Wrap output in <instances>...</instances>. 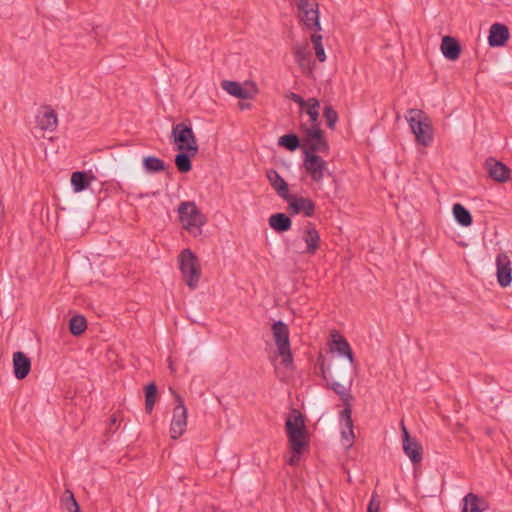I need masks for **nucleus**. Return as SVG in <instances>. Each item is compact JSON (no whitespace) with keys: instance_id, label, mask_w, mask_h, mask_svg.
I'll use <instances>...</instances> for the list:
<instances>
[{"instance_id":"nucleus-8","label":"nucleus","mask_w":512,"mask_h":512,"mask_svg":"<svg viewBox=\"0 0 512 512\" xmlns=\"http://www.w3.org/2000/svg\"><path fill=\"white\" fill-rule=\"evenodd\" d=\"M176 406L173 409V417L170 424V434L172 439H178L186 431L187 427V408L182 398L176 394Z\"/></svg>"},{"instance_id":"nucleus-20","label":"nucleus","mask_w":512,"mask_h":512,"mask_svg":"<svg viewBox=\"0 0 512 512\" xmlns=\"http://www.w3.org/2000/svg\"><path fill=\"white\" fill-rule=\"evenodd\" d=\"M351 415V407H344V409L339 413V420L343 426L341 430V436L344 440L348 442L347 447H350L352 445V441L355 437L353 431V420Z\"/></svg>"},{"instance_id":"nucleus-15","label":"nucleus","mask_w":512,"mask_h":512,"mask_svg":"<svg viewBox=\"0 0 512 512\" xmlns=\"http://www.w3.org/2000/svg\"><path fill=\"white\" fill-rule=\"evenodd\" d=\"M488 176L496 182H506L510 177V169L508 166L494 158H489L485 162Z\"/></svg>"},{"instance_id":"nucleus-39","label":"nucleus","mask_w":512,"mask_h":512,"mask_svg":"<svg viewBox=\"0 0 512 512\" xmlns=\"http://www.w3.org/2000/svg\"><path fill=\"white\" fill-rule=\"evenodd\" d=\"M299 17L307 29L313 30V31H318L321 29L319 21H318V26H314L311 24L314 22L315 17L312 16V14L308 13L307 11L303 14H300Z\"/></svg>"},{"instance_id":"nucleus-43","label":"nucleus","mask_w":512,"mask_h":512,"mask_svg":"<svg viewBox=\"0 0 512 512\" xmlns=\"http://www.w3.org/2000/svg\"><path fill=\"white\" fill-rule=\"evenodd\" d=\"M4 212H5V210H4L3 200H2V198H0V220L4 216Z\"/></svg>"},{"instance_id":"nucleus-33","label":"nucleus","mask_w":512,"mask_h":512,"mask_svg":"<svg viewBox=\"0 0 512 512\" xmlns=\"http://www.w3.org/2000/svg\"><path fill=\"white\" fill-rule=\"evenodd\" d=\"M143 167L149 173H158L165 170V162L155 156H147L143 159Z\"/></svg>"},{"instance_id":"nucleus-17","label":"nucleus","mask_w":512,"mask_h":512,"mask_svg":"<svg viewBox=\"0 0 512 512\" xmlns=\"http://www.w3.org/2000/svg\"><path fill=\"white\" fill-rule=\"evenodd\" d=\"M509 36V29L506 25L494 23L490 27L488 43L491 47H501L506 44Z\"/></svg>"},{"instance_id":"nucleus-9","label":"nucleus","mask_w":512,"mask_h":512,"mask_svg":"<svg viewBox=\"0 0 512 512\" xmlns=\"http://www.w3.org/2000/svg\"><path fill=\"white\" fill-rule=\"evenodd\" d=\"M221 88L231 96L244 100L253 99L258 93V87L254 82H245V85L242 86L236 81L223 80Z\"/></svg>"},{"instance_id":"nucleus-22","label":"nucleus","mask_w":512,"mask_h":512,"mask_svg":"<svg viewBox=\"0 0 512 512\" xmlns=\"http://www.w3.org/2000/svg\"><path fill=\"white\" fill-rule=\"evenodd\" d=\"M294 56L304 73L312 71V54L308 44L296 46Z\"/></svg>"},{"instance_id":"nucleus-5","label":"nucleus","mask_w":512,"mask_h":512,"mask_svg":"<svg viewBox=\"0 0 512 512\" xmlns=\"http://www.w3.org/2000/svg\"><path fill=\"white\" fill-rule=\"evenodd\" d=\"M272 333L278 349V355L281 357V363L286 367L293 364V355L290 348L289 327L281 320L272 324Z\"/></svg>"},{"instance_id":"nucleus-44","label":"nucleus","mask_w":512,"mask_h":512,"mask_svg":"<svg viewBox=\"0 0 512 512\" xmlns=\"http://www.w3.org/2000/svg\"><path fill=\"white\" fill-rule=\"evenodd\" d=\"M116 422H117V419H116L115 415H113V416L111 417V419H110V424H111V426L115 425V424H116Z\"/></svg>"},{"instance_id":"nucleus-2","label":"nucleus","mask_w":512,"mask_h":512,"mask_svg":"<svg viewBox=\"0 0 512 512\" xmlns=\"http://www.w3.org/2000/svg\"><path fill=\"white\" fill-rule=\"evenodd\" d=\"M412 133L418 144L429 146L433 141V133L430 121L420 109H409L405 115Z\"/></svg>"},{"instance_id":"nucleus-24","label":"nucleus","mask_w":512,"mask_h":512,"mask_svg":"<svg viewBox=\"0 0 512 512\" xmlns=\"http://www.w3.org/2000/svg\"><path fill=\"white\" fill-rule=\"evenodd\" d=\"M95 176L91 171H76L71 175V185L75 192H82L87 189Z\"/></svg>"},{"instance_id":"nucleus-35","label":"nucleus","mask_w":512,"mask_h":512,"mask_svg":"<svg viewBox=\"0 0 512 512\" xmlns=\"http://www.w3.org/2000/svg\"><path fill=\"white\" fill-rule=\"evenodd\" d=\"M157 398V386L154 382L145 386V410L150 413Z\"/></svg>"},{"instance_id":"nucleus-6","label":"nucleus","mask_w":512,"mask_h":512,"mask_svg":"<svg viewBox=\"0 0 512 512\" xmlns=\"http://www.w3.org/2000/svg\"><path fill=\"white\" fill-rule=\"evenodd\" d=\"M172 137L179 151H191L192 154L198 153L197 139L190 125L184 122L173 125Z\"/></svg>"},{"instance_id":"nucleus-12","label":"nucleus","mask_w":512,"mask_h":512,"mask_svg":"<svg viewBox=\"0 0 512 512\" xmlns=\"http://www.w3.org/2000/svg\"><path fill=\"white\" fill-rule=\"evenodd\" d=\"M401 431L404 453L409 457L413 464L421 462L422 446L420 443L410 437L404 422H401Z\"/></svg>"},{"instance_id":"nucleus-1","label":"nucleus","mask_w":512,"mask_h":512,"mask_svg":"<svg viewBox=\"0 0 512 512\" xmlns=\"http://www.w3.org/2000/svg\"><path fill=\"white\" fill-rule=\"evenodd\" d=\"M285 430L288 437L289 448L292 452L291 457L286 461L290 466L298 465L300 455L309 447L307 429L304 416L299 410L293 409L288 415L285 423Z\"/></svg>"},{"instance_id":"nucleus-4","label":"nucleus","mask_w":512,"mask_h":512,"mask_svg":"<svg viewBox=\"0 0 512 512\" xmlns=\"http://www.w3.org/2000/svg\"><path fill=\"white\" fill-rule=\"evenodd\" d=\"M179 269L182 277L190 289H195L201 277V267L195 253L184 249L178 256Z\"/></svg>"},{"instance_id":"nucleus-41","label":"nucleus","mask_w":512,"mask_h":512,"mask_svg":"<svg viewBox=\"0 0 512 512\" xmlns=\"http://www.w3.org/2000/svg\"><path fill=\"white\" fill-rule=\"evenodd\" d=\"M380 500H378L376 493H373L371 500L368 504L367 512H379Z\"/></svg>"},{"instance_id":"nucleus-11","label":"nucleus","mask_w":512,"mask_h":512,"mask_svg":"<svg viewBox=\"0 0 512 512\" xmlns=\"http://www.w3.org/2000/svg\"><path fill=\"white\" fill-rule=\"evenodd\" d=\"M284 200L288 203V211L291 214L303 213L306 217H312L315 213V203L310 198L290 194Z\"/></svg>"},{"instance_id":"nucleus-34","label":"nucleus","mask_w":512,"mask_h":512,"mask_svg":"<svg viewBox=\"0 0 512 512\" xmlns=\"http://www.w3.org/2000/svg\"><path fill=\"white\" fill-rule=\"evenodd\" d=\"M87 328V320L82 315H75L69 320V331L74 336H80Z\"/></svg>"},{"instance_id":"nucleus-26","label":"nucleus","mask_w":512,"mask_h":512,"mask_svg":"<svg viewBox=\"0 0 512 512\" xmlns=\"http://www.w3.org/2000/svg\"><path fill=\"white\" fill-rule=\"evenodd\" d=\"M319 109H320L319 100L314 97L308 98V103L305 105L303 113H305L309 116V121H310L309 127H320Z\"/></svg>"},{"instance_id":"nucleus-31","label":"nucleus","mask_w":512,"mask_h":512,"mask_svg":"<svg viewBox=\"0 0 512 512\" xmlns=\"http://www.w3.org/2000/svg\"><path fill=\"white\" fill-rule=\"evenodd\" d=\"M333 347L340 355L347 357L351 364L354 362L353 351L344 337L338 335V339L333 341Z\"/></svg>"},{"instance_id":"nucleus-21","label":"nucleus","mask_w":512,"mask_h":512,"mask_svg":"<svg viewBox=\"0 0 512 512\" xmlns=\"http://www.w3.org/2000/svg\"><path fill=\"white\" fill-rule=\"evenodd\" d=\"M266 177L272 188L281 198L286 199L290 195L287 182L275 169H268Z\"/></svg>"},{"instance_id":"nucleus-38","label":"nucleus","mask_w":512,"mask_h":512,"mask_svg":"<svg viewBox=\"0 0 512 512\" xmlns=\"http://www.w3.org/2000/svg\"><path fill=\"white\" fill-rule=\"evenodd\" d=\"M323 117L326 120L327 127L330 129H334L338 121V113L331 105H327L324 107Z\"/></svg>"},{"instance_id":"nucleus-16","label":"nucleus","mask_w":512,"mask_h":512,"mask_svg":"<svg viewBox=\"0 0 512 512\" xmlns=\"http://www.w3.org/2000/svg\"><path fill=\"white\" fill-rule=\"evenodd\" d=\"M303 240L306 244V248L303 252L309 255H315L320 246V234L311 222H308L304 228Z\"/></svg>"},{"instance_id":"nucleus-18","label":"nucleus","mask_w":512,"mask_h":512,"mask_svg":"<svg viewBox=\"0 0 512 512\" xmlns=\"http://www.w3.org/2000/svg\"><path fill=\"white\" fill-rule=\"evenodd\" d=\"M14 375L18 380L26 378L31 370V360L22 351L13 354Z\"/></svg>"},{"instance_id":"nucleus-3","label":"nucleus","mask_w":512,"mask_h":512,"mask_svg":"<svg viewBox=\"0 0 512 512\" xmlns=\"http://www.w3.org/2000/svg\"><path fill=\"white\" fill-rule=\"evenodd\" d=\"M299 130L304 134L301 150L303 154L325 153L329 145L320 127H309L307 123H301Z\"/></svg>"},{"instance_id":"nucleus-36","label":"nucleus","mask_w":512,"mask_h":512,"mask_svg":"<svg viewBox=\"0 0 512 512\" xmlns=\"http://www.w3.org/2000/svg\"><path fill=\"white\" fill-rule=\"evenodd\" d=\"M311 42L314 45L315 55H316L317 59L320 62H324L326 60V54H325L324 47L322 44V36L319 34H316V33L312 34Z\"/></svg>"},{"instance_id":"nucleus-37","label":"nucleus","mask_w":512,"mask_h":512,"mask_svg":"<svg viewBox=\"0 0 512 512\" xmlns=\"http://www.w3.org/2000/svg\"><path fill=\"white\" fill-rule=\"evenodd\" d=\"M332 390L340 396L344 407H351L350 400L353 398L351 394L347 393L346 388L339 382H333L331 385Z\"/></svg>"},{"instance_id":"nucleus-14","label":"nucleus","mask_w":512,"mask_h":512,"mask_svg":"<svg viewBox=\"0 0 512 512\" xmlns=\"http://www.w3.org/2000/svg\"><path fill=\"white\" fill-rule=\"evenodd\" d=\"M37 126L41 130L54 131L58 125V117L51 106H42L36 115Z\"/></svg>"},{"instance_id":"nucleus-29","label":"nucleus","mask_w":512,"mask_h":512,"mask_svg":"<svg viewBox=\"0 0 512 512\" xmlns=\"http://www.w3.org/2000/svg\"><path fill=\"white\" fill-rule=\"evenodd\" d=\"M296 5L299 10V15L307 11L315 17L314 22L311 24L318 26V3L315 0H297Z\"/></svg>"},{"instance_id":"nucleus-28","label":"nucleus","mask_w":512,"mask_h":512,"mask_svg":"<svg viewBox=\"0 0 512 512\" xmlns=\"http://www.w3.org/2000/svg\"><path fill=\"white\" fill-rule=\"evenodd\" d=\"M196 154H192L191 151H180L175 156V165L181 173H187L192 169L191 158Z\"/></svg>"},{"instance_id":"nucleus-27","label":"nucleus","mask_w":512,"mask_h":512,"mask_svg":"<svg viewBox=\"0 0 512 512\" xmlns=\"http://www.w3.org/2000/svg\"><path fill=\"white\" fill-rule=\"evenodd\" d=\"M453 216L456 222L464 227L472 225L473 218L470 211L465 208L462 204L456 203L452 208Z\"/></svg>"},{"instance_id":"nucleus-13","label":"nucleus","mask_w":512,"mask_h":512,"mask_svg":"<svg viewBox=\"0 0 512 512\" xmlns=\"http://www.w3.org/2000/svg\"><path fill=\"white\" fill-rule=\"evenodd\" d=\"M497 281L501 287H507L512 282V268L508 255L501 252L496 257Z\"/></svg>"},{"instance_id":"nucleus-7","label":"nucleus","mask_w":512,"mask_h":512,"mask_svg":"<svg viewBox=\"0 0 512 512\" xmlns=\"http://www.w3.org/2000/svg\"><path fill=\"white\" fill-rule=\"evenodd\" d=\"M179 220L186 230L201 227L206 223V217L193 201H182L177 209Z\"/></svg>"},{"instance_id":"nucleus-40","label":"nucleus","mask_w":512,"mask_h":512,"mask_svg":"<svg viewBox=\"0 0 512 512\" xmlns=\"http://www.w3.org/2000/svg\"><path fill=\"white\" fill-rule=\"evenodd\" d=\"M288 98L291 101H293V102H295V103H297L299 105V107H300L299 113H300V115H302L303 112H304V107L308 103V99L304 100L299 94H296V93H293V92H291L288 95Z\"/></svg>"},{"instance_id":"nucleus-23","label":"nucleus","mask_w":512,"mask_h":512,"mask_svg":"<svg viewBox=\"0 0 512 512\" xmlns=\"http://www.w3.org/2000/svg\"><path fill=\"white\" fill-rule=\"evenodd\" d=\"M441 51L446 59L455 61L460 56L461 46L454 37L444 36L441 42Z\"/></svg>"},{"instance_id":"nucleus-30","label":"nucleus","mask_w":512,"mask_h":512,"mask_svg":"<svg viewBox=\"0 0 512 512\" xmlns=\"http://www.w3.org/2000/svg\"><path fill=\"white\" fill-rule=\"evenodd\" d=\"M278 145L290 152H294L302 146L299 137L294 133H288L279 137Z\"/></svg>"},{"instance_id":"nucleus-25","label":"nucleus","mask_w":512,"mask_h":512,"mask_svg":"<svg viewBox=\"0 0 512 512\" xmlns=\"http://www.w3.org/2000/svg\"><path fill=\"white\" fill-rule=\"evenodd\" d=\"M268 221L270 227L278 233L287 232L292 226V220L285 213L272 214Z\"/></svg>"},{"instance_id":"nucleus-10","label":"nucleus","mask_w":512,"mask_h":512,"mask_svg":"<svg viewBox=\"0 0 512 512\" xmlns=\"http://www.w3.org/2000/svg\"><path fill=\"white\" fill-rule=\"evenodd\" d=\"M303 167L314 182L320 183L327 171V162L316 154H304Z\"/></svg>"},{"instance_id":"nucleus-19","label":"nucleus","mask_w":512,"mask_h":512,"mask_svg":"<svg viewBox=\"0 0 512 512\" xmlns=\"http://www.w3.org/2000/svg\"><path fill=\"white\" fill-rule=\"evenodd\" d=\"M488 508L486 499L470 492L462 500L461 512H484Z\"/></svg>"},{"instance_id":"nucleus-42","label":"nucleus","mask_w":512,"mask_h":512,"mask_svg":"<svg viewBox=\"0 0 512 512\" xmlns=\"http://www.w3.org/2000/svg\"><path fill=\"white\" fill-rule=\"evenodd\" d=\"M238 107L240 110H248L251 109L252 105L248 102H239Z\"/></svg>"},{"instance_id":"nucleus-32","label":"nucleus","mask_w":512,"mask_h":512,"mask_svg":"<svg viewBox=\"0 0 512 512\" xmlns=\"http://www.w3.org/2000/svg\"><path fill=\"white\" fill-rule=\"evenodd\" d=\"M61 507L67 512H81L80 506L76 501L71 490H66L61 497Z\"/></svg>"}]
</instances>
